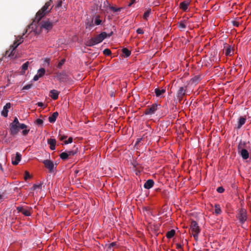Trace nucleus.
Listing matches in <instances>:
<instances>
[{
  "label": "nucleus",
  "mask_w": 251,
  "mask_h": 251,
  "mask_svg": "<svg viewBox=\"0 0 251 251\" xmlns=\"http://www.w3.org/2000/svg\"><path fill=\"white\" fill-rule=\"evenodd\" d=\"M160 105L157 103H154L149 106L145 111L144 113L146 115H152L154 114L157 110L158 109V107H160Z\"/></svg>",
  "instance_id": "obj_5"
},
{
  "label": "nucleus",
  "mask_w": 251,
  "mask_h": 251,
  "mask_svg": "<svg viewBox=\"0 0 251 251\" xmlns=\"http://www.w3.org/2000/svg\"><path fill=\"white\" fill-rule=\"evenodd\" d=\"M50 149L51 150H54L55 149V146H50Z\"/></svg>",
  "instance_id": "obj_51"
},
{
  "label": "nucleus",
  "mask_w": 251,
  "mask_h": 251,
  "mask_svg": "<svg viewBox=\"0 0 251 251\" xmlns=\"http://www.w3.org/2000/svg\"><path fill=\"white\" fill-rule=\"evenodd\" d=\"M186 89L183 87L179 88L177 92V97L179 100H181L183 96L185 94Z\"/></svg>",
  "instance_id": "obj_14"
},
{
  "label": "nucleus",
  "mask_w": 251,
  "mask_h": 251,
  "mask_svg": "<svg viewBox=\"0 0 251 251\" xmlns=\"http://www.w3.org/2000/svg\"><path fill=\"white\" fill-rule=\"evenodd\" d=\"M73 142V138L70 137L67 140H66L64 142L65 144H68L69 143H71Z\"/></svg>",
  "instance_id": "obj_41"
},
{
  "label": "nucleus",
  "mask_w": 251,
  "mask_h": 251,
  "mask_svg": "<svg viewBox=\"0 0 251 251\" xmlns=\"http://www.w3.org/2000/svg\"><path fill=\"white\" fill-rule=\"evenodd\" d=\"M150 12H151V9H148V10L146 11L144 14V15H143V18L145 19V20H147L148 18H149V16H150Z\"/></svg>",
  "instance_id": "obj_26"
},
{
  "label": "nucleus",
  "mask_w": 251,
  "mask_h": 251,
  "mask_svg": "<svg viewBox=\"0 0 251 251\" xmlns=\"http://www.w3.org/2000/svg\"><path fill=\"white\" fill-rule=\"evenodd\" d=\"M225 54L226 56H230L231 55V50L230 47L226 49Z\"/></svg>",
  "instance_id": "obj_35"
},
{
  "label": "nucleus",
  "mask_w": 251,
  "mask_h": 251,
  "mask_svg": "<svg viewBox=\"0 0 251 251\" xmlns=\"http://www.w3.org/2000/svg\"><path fill=\"white\" fill-rule=\"evenodd\" d=\"M22 214H24L25 216H29L30 215V211L28 209L24 208L23 209L22 212Z\"/></svg>",
  "instance_id": "obj_29"
},
{
  "label": "nucleus",
  "mask_w": 251,
  "mask_h": 251,
  "mask_svg": "<svg viewBox=\"0 0 251 251\" xmlns=\"http://www.w3.org/2000/svg\"><path fill=\"white\" fill-rule=\"evenodd\" d=\"M53 26V23L49 20L43 21L42 22L41 28L45 29L47 32L51 29Z\"/></svg>",
  "instance_id": "obj_6"
},
{
  "label": "nucleus",
  "mask_w": 251,
  "mask_h": 251,
  "mask_svg": "<svg viewBox=\"0 0 251 251\" xmlns=\"http://www.w3.org/2000/svg\"><path fill=\"white\" fill-rule=\"evenodd\" d=\"M103 52L104 54H105V55H109L111 53L110 50L108 49H106L104 50Z\"/></svg>",
  "instance_id": "obj_36"
},
{
  "label": "nucleus",
  "mask_w": 251,
  "mask_h": 251,
  "mask_svg": "<svg viewBox=\"0 0 251 251\" xmlns=\"http://www.w3.org/2000/svg\"><path fill=\"white\" fill-rule=\"evenodd\" d=\"M48 143L50 146H55L56 140L55 139L50 138V139L48 140Z\"/></svg>",
  "instance_id": "obj_28"
},
{
  "label": "nucleus",
  "mask_w": 251,
  "mask_h": 251,
  "mask_svg": "<svg viewBox=\"0 0 251 251\" xmlns=\"http://www.w3.org/2000/svg\"><path fill=\"white\" fill-rule=\"evenodd\" d=\"M64 63V60H62L61 62H60L58 64V67H60L62 65V64Z\"/></svg>",
  "instance_id": "obj_49"
},
{
  "label": "nucleus",
  "mask_w": 251,
  "mask_h": 251,
  "mask_svg": "<svg viewBox=\"0 0 251 251\" xmlns=\"http://www.w3.org/2000/svg\"><path fill=\"white\" fill-rule=\"evenodd\" d=\"M25 34V33H24L23 34V35L20 37H17L13 44L12 45L13 47H14V48H17L21 44H22L24 41V38L23 36Z\"/></svg>",
  "instance_id": "obj_11"
},
{
  "label": "nucleus",
  "mask_w": 251,
  "mask_h": 251,
  "mask_svg": "<svg viewBox=\"0 0 251 251\" xmlns=\"http://www.w3.org/2000/svg\"><path fill=\"white\" fill-rule=\"evenodd\" d=\"M29 62L27 61L23 64V65L22 66V71L23 72V73H25V71L27 70L28 65H29Z\"/></svg>",
  "instance_id": "obj_23"
},
{
  "label": "nucleus",
  "mask_w": 251,
  "mask_h": 251,
  "mask_svg": "<svg viewBox=\"0 0 251 251\" xmlns=\"http://www.w3.org/2000/svg\"><path fill=\"white\" fill-rule=\"evenodd\" d=\"M33 25L31 24L28 26V28L26 30L25 33L27 32L28 30Z\"/></svg>",
  "instance_id": "obj_52"
},
{
  "label": "nucleus",
  "mask_w": 251,
  "mask_h": 251,
  "mask_svg": "<svg viewBox=\"0 0 251 251\" xmlns=\"http://www.w3.org/2000/svg\"><path fill=\"white\" fill-rule=\"evenodd\" d=\"M37 105L41 107H43L44 106V104L42 102H38L37 103Z\"/></svg>",
  "instance_id": "obj_47"
},
{
  "label": "nucleus",
  "mask_w": 251,
  "mask_h": 251,
  "mask_svg": "<svg viewBox=\"0 0 251 251\" xmlns=\"http://www.w3.org/2000/svg\"><path fill=\"white\" fill-rule=\"evenodd\" d=\"M166 90L164 89L160 90L159 88H155L154 89V93L155 96L158 97H162L163 95L165 93Z\"/></svg>",
  "instance_id": "obj_17"
},
{
  "label": "nucleus",
  "mask_w": 251,
  "mask_h": 251,
  "mask_svg": "<svg viewBox=\"0 0 251 251\" xmlns=\"http://www.w3.org/2000/svg\"><path fill=\"white\" fill-rule=\"evenodd\" d=\"M35 123L38 125H41L43 123V121L42 119H38L36 120Z\"/></svg>",
  "instance_id": "obj_40"
},
{
  "label": "nucleus",
  "mask_w": 251,
  "mask_h": 251,
  "mask_svg": "<svg viewBox=\"0 0 251 251\" xmlns=\"http://www.w3.org/2000/svg\"><path fill=\"white\" fill-rule=\"evenodd\" d=\"M16 48H14L13 45L10 47V49L7 50L6 52V54L8 55V57L11 58H15L16 57V55L15 54V50Z\"/></svg>",
  "instance_id": "obj_12"
},
{
  "label": "nucleus",
  "mask_w": 251,
  "mask_h": 251,
  "mask_svg": "<svg viewBox=\"0 0 251 251\" xmlns=\"http://www.w3.org/2000/svg\"><path fill=\"white\" fill-rule=\"evenodd\" d=\"M246 121V118L243 117H240L238 122V128H240L241 126L245 124Z\"/></svg>",
  "instance_id": "obj_20"
},
{
  "label": "nucleus",
  "mask_w": 251,
  "mask_h": 251,
  "mask_svg": "<svg viewBox=\"0 0 251 251\" xmlns=\"http://www.w3.org/2000/svg\"><path fill=\"white\" fill-rule=\"evenodd\" d=\"M112 251H114V250H112Z\"/></svg>",
  "instance_id": "obj_56"
},
{
  "label": "nucleus",
  "mask_w": 251,
  "mask_h": 251,
  "mask_svg": "<svg viewBox=\"0 0 251 251\" xmlns=\"http://www.w3.org/2000/svg\"><path fill=\"white\" fill-rule=\"evenodd\" d=\"M214 207L215 213L217 215L220 214L221 213V210L220 205L218 204H215Z\"/></svg>",
  "instance_id": "obj_25"
},
{
  "label": "nucleus",
  "mask_w": 251,
  "mask_h": 251,
  "mask_svg": "<svg viewBox=\"0 0 251 251\" xmlns=\"http://www.w3.org/2000/svg\"><path fill=\"white\" fill-rule=\"evenodd\" d=\"M50 1L46 2L42 9L37 13L35 20L37 22H39L46 14L50 11L51 10V8L50 7Z\"/></svg>",
  "instance_id": "obj_3"
},
{
  "label": "nucleus",
  "mask_w": 251,
  "mask_h": 251,
  "mask_svg": "<svg viewBox=\"0 0 251 251\" xmlns=\"http://www.w3.org/2000/svg\"><path fill=\"white\" fill-rule=\"evenodd\" d=\"M23 209H24V207L22 206H18L17 207V210H18V212L22 213Z\"/></svg>",
  "instance_id": "obj_44"
},
{
  "label": "nucleus",
  "mask_w": 251,
  "mask_h": 251,
  "mask_svg": "<svg viewBox=\"0 0 251 251\" xmlns=\"http://www.w3.org/2000/svg\"><path fill=\"white\" fill-rule=\"evenodd\" d=\"M225 189L223 187H219L217 189V191L219 193H222L224 192Z\"/></svg>",
  "instance_id": "obj_39"
},
{
  "label": "nucleus",
  "mask_w": 251,
  "mask_h": 251,
  "mask_svg": "<svg viewBox=\"0 0 251 251\" xmlns=\"http://www.w3.org/2000/svg\"><path fill=\"white\" fill-rule=\"evenodd\" d=\"M30 177V175L29 173L28 172L26 171L25 172V179L26 180L27 179L29 178Z\"/></svg>",
  "instance_id": "obj_42"
},
{
  "label": "nucleus",
  "mask_w": 251,
  "mask_h": 251,
  "mask_svg": "<svg viewBox=\"0 0 251 251\" xmlns=\"http://www.w3.org/2000/svg\"><path fill=\"white\" fill-rule=\"evenodd\" d=\"M41 187L42 184H34L32 186V188L33 190H36L37 189H41Z\"/></svg>",
  "instance_id": "obj_34"
},
{
  "label": "nucleus",
  "mask_w": 251,
  "mask_h": 251,
  "mask_svg": "<svg viewBox=\"0 0 251 251\" xmlns=\"http://www.w3.org/2000/svg\"><path fill=\"white\" fill-rule=\"evenodd\" d=\"M136 32L139 34H143L144 33V31L141 28H138Z\"/></svg>",
  "instance_id": "obj_43"
},
{
  "label": "nucleus",
  "mask_w": 251,
  "mask_h": 251,
  "mask_svg": "<svg viewBox=\"0 0 251 251\" xmlns=\"http://www.w3.org/2000/svg\"><path fill=\"white\" fill-rule=\"evenodd\" d=\"M67 154L68 155V157L70 156H73L77 152L76 151H66Z\"/></svg>",
  "instance_id": "obj_32"
},
{
  "label": "nucleus",
  "mask_w": 251,
  "mask_h": 251,
  "mask_svg": "<svg viewBox=\"0 0 251 251\" xmlns=\"http://www.w3.org/2000/svg\"><path fill=\"white\" fill-rule=\"evenodd\" d=\"M122 52L126 57L129 56L131 54V51L126 48L123 49Z\"/></svg>",
  "instance_id": "obj_22"
},
{
  "label": "nucleus",
  "mask_w": 251,
  "mask_h": 251,
  "mask_svg": "<svg viewBox=\"0 0 251 251\" xmlns=\"http://www.w3.org/2000/svg\"><path fill=\"white\" fill-rule=\"evenodd\" d=\"M24 129L22 131L23 135L26 136L29 131L27 128V126L24 124H20L18 118L15 117L14 121L10 125V131L12 135H16L19 132V129Z\"/></svg>",
  "instance_id": "obj_1"
},
{
  "label": "nucleus",
  "mask_w": 251,
  "mask_h": 251,
  "mask_svg": "<svg viewBox=\"0 0 251 251\" xmlns=\"http://www.w3.org/2000/svg\"><path fill=\"white\" fill-rule=\"evenodd\" d=\"M95 24L97 25H99L101 24V20L100 19L99 16H97L94 20Z\"/></svg>",
  "instance_id": "obj_30"
},
{
  "label": "nucleus",
  "mask_w": 251,
  "mask_h": 251,
  "mask_svg": "<svg viewBox=\"0 0 251 251\" xmlns=\"http://www.w3.org/2000/svg\"><path fill=\"white\" fill-rule=\"evenodd\" d=\"M178 27L181 30H183L186 27V25L185 24L184 21H181L178 25Z\"/></svg>",
  "instance_id": "obj_27"
},
{
  "label": "nucleus",
  "mask_w": 251,
  "mask_h": 251,
  "mask_svg": "<svg viewBox=\"0 0 251 251\" xmlns=\"http://www.w3.org/2000/svg\"><path fill=\"white\" fill-rule=\"evenodd\" d=\"M107 37V33L103 32L98 35L95 38H92L88 40L86 43L87 46L91 47L101 43Z\"/></svg>",
  "instance_id": "obj_2"
},
{
  "label": "nucleus",
  "mask_w": 251,
  "mask_h": 251,
  "mask_svg": "<svg viewBox=\"0 0 251 251\" xmlns=\"http://www.w3.org/2000/svg\"><path fill=\"white\" fill-rule=\"evenodd\" d=\"M31 86L32 84H27L23 87L22 90H28L31 88Z\"/></svg>",
  "instance_id": "obj_38"
},
{
  "label": "nucleus",
  "mask_w": 251,
  "mask_h": 251,
  "mask_svg": "<svg viewBox=\"0 0 251 251\" xmlns=\"http://www.w3.org/2000/svg\"><path fill=\"white\" fill-rule=\"evenodd\" d=\"M2 199V196L1 195H0V200Z\"/></svg>",
  "instance_id": "obj_53"
},
{
  "label": "nucleus",
  "mask_w": 251,
  "mask_h": 251,
  "mask_svg": "<svg viewBox=\"0 0 251 251\" xmlns=\"http://www.w3.org/2000/svg\"><path fill=\"white\" fill-rule=\"evenodd\" d=\"M58 116V113L57 112L53 113L49 117V122L51 123H54Z\"/></svg>",
  "instance_id": "obj_19"
},
{
  "label": "nucleus",
  "mask_w": 251,
  "mask_h": 251,
  "mask_svg": "<svg viewBox=\"0 0 251 251\" xmlns=\"http://www.w3.org/2000/svg\"><path fill=\"white\" fill-rule=\"evenodd\" d=\"M60 157L62 160H65L68 157V154H67L66 152H62L60 154Z\"/></svg>",
  "instance_id": "obj_31"
},
{
  "label": "nucleus",
  "mask_w": 251,
  "mask_h": 251,
  "mask_svg": "<svg viewBox=\"0 0 251 251\" xmlns=\"http://www.w3.org/2000/svg\"><path fill=\"white\" fill-rule=\"evenodd\" d=\"M40 78V77H39V76H38V75H36L33 78V80L34 81H36L37 80H38L39 79V78Z\"/></svg>",
  "instance_id": "obj_46"
},
{
  "label": "nucleus",
  "mask_w": 251,
  "mask_h": 251,
  "mask_svg": "<svg viewBox=\"0 0 251 251\" xmlns=\"http://www.w3.org/2000/svg\"><path fill=\"white\" fill-rule=\"evenodd\" d=\"M189 4L190 2L189 0H184L180 2L179 7L183 11H186L187 10Z\"/></svg>",
  "instance_id": "obj_15"
},
{
  "label": "nucleus",
  "mask_w": 251,
  "mask_h": 251,
  "mask_svg": "<svg viewBox=\"0 0 251 251\" xmlns=\"http://www.w3.org/2000/svg\"><path fill=\"white\" fill-rule=\"evenodd\" d=\"M234 25H236V26H238V24H234Z\"/></svg>",
  "instance_id": "obj_54"
},
{
  "label": "nucleus",
  "mask_w": 251,
  "mask_h": 251,
  "mask_svg": "<svg viewBox=\"0 0 251 251\" xmlns=\"http://www.w3.org/2000/svg\"><path fill=\"white\" fill-rule=\"evenodd\" d=\"M21 160V154L19 152H17L15 157H12V164L14 165H18Z\"/></svg>",
  "instance_id": "obj_13"
},
{
  "label": "nucleus",
  "mask_w": 251,
  "mask_h": 251,
  "mask_svg": "<svg viewBox=\"0 0 251 251\" xmlns=\"http://www.w3.org/2000/svg\"><path fill=\"white\" fill-rule=\"evenodd\" d=\"M154 185V181L152 179H148L144 183V187L147 189H149L153 187Z\"/></svg>",
  "instance_id": "obj_16"
},
{
  "label": "nucleus",
  "mask_w": 251,
  "mask_h": 251,
  "mask_svg": "<svg viewBox=\"0 0 251 251\" xmlns=\"http://www.w3.org/2000/svg\"><path fill=\"white\" fill-rule=\"evenodd\" d=\"M43 163L44 164L45 167L48 169H49V170L50 172H52L53 171L54 165L52 161H51L50 160L47 159V160H45L43 161Z\"/></svg>",
  "instance_id": "obj_9"
},
{
  "label": "nucleus",
  "mask_w": 251,
  "mask_h": 251,
  "mask_svg": "<svg viewBox=\"0 0 251 251\" xmlns=\"http://www.w3.org/2000/svg\"><path fill=\"white\" fill-rule=\"evenodd\" d=\"M135 1V0H130V2L128 4V6H131Z\"/></svg>",
  "instance_id": "obj_48"
},
{
  "label": "nucleus",
  "mask_w": 251,
  "mask_h": 251,
  "mask_svg": "<svg viewBox=\"0 0 251 251\" xmlns=\"http://www.w3.org/2000/svg\"><path fill=\"white\" fill-rule=\"evenodd\" d=\"M11 107V103L10 102L7 103L3 107V109L1 112V114L4 117H7L9 109Z\"/></svg>",
  "instance_id": "obj_10"
},
{
  "label": "nucleus",
  "mask_w": 251,
  "mask_h": 251,
  "mask_svg": "<svg viewBox=\"0 0 251 251\" xmlns=\"http://www.w3.org/2000/svg\"><path fill=\"white\" fill-rule=\"evenodd\" d=\"M117 245V243L116 242H112L111 243H110L109 245H108V250L109 251H112V248L116 246Z\"/></svg>",
  "instance_id": "obj_33"
},
{
  "label": "nucleus",
  "mask_w": 251,
  "mask_h": 251,
  "mask_svg": "<svg viewBox=\"0 0 251 251\" xmlns=\"http://www.w3.org/2000/svg\"><path fill=\"white\" fill-rule=\"evenodd\" d=\"M238 151L244 160L247 159L249 157L248 151L245 149L242 148L240 145L238 146Z\"/></svg>",
  "instance_id": "obj_7"
},
{
  "label": "nucleus",
  "mask_w": 251,
  "mask_h": 251,
  "mask_svg": "<svg viewBox=\"0 0 251 251\" xmlns=\"http://www.w3.org/2000/svg\"><path fill=\"white\" fill-rule=\"evenodd\" d=\"M61 3H62V2L61 1L59 4L61 5Z\"/></svg>",
  "instance_id": "obj_55"
},
{
  "label": "nucleus",
  "mask_w": 251,
  "mask_h": 251,
  "mask_svg": "<svg viewBox=\"0 0 251 251\" xmlns=\"http://www.w3.org/2000/svg\"><path fill=\"white\" fill-rule=\"evenodd\" d=\"M59 95V92L56 90H51L50 92V96L53 100H56Z\"/></svg>",
  "instance_id": "obj_18"
},
{
  "label": "nucleus",
  "mask_w": 251,
  "mask_h": 251,
  "mask_svg": "<svg viewBox=\"0 0 251 251\" xmlns=\"http://www.w3.org/2000/svg\"><path fill=\"white\" fill-rule=\"evenodd\" d=\"M66 136H61L60 138V140L62 141L64 139H66Z\"/></svg>",
  "instance_id": "obj_50"
},
{
  "label": "nucleus",
  "mask_w": 251,
  "mask_h": 251,
  "mask_svg": "<svg viewBox=\"0 0 251 251\" xmlns=\"http://www.w3.org/2000/svg\"><path fill=\"white\" fill-rule=\"evenodd\" d=\"M45 74V69L41 68L38 70L37 75L38 76L41 77H42Z\"/></svg>",
  "instance_id": "obj_24"
},
{
  "label": "nucleus",
  "mask_w": 251,
  "mask_h": 251,
  "mask_svg": "<svg viewBox=\"0 0 251 251\" xmlns=\"http://www.w3.org/2000/svg\"><path fill=\"white\" fill-rule=\"evenodd\" d=\"M237 218L241 224H243L247 220V213L245 209H241L239 210Z\"/></svg>",
  "instance_id": "obj_8"
},
{
  "label": "nucleus",
  "mask_w": 251,
  "mask_h": 251,
  "mask_svg": "<svg viewBox=\"0 0 251 251\" xmlns=\"http://www.w3.org/2000/svg\"><path fill=\"white\" fill-rule=\"evenodd\" d=\"M176 248L178 250L181 249L182 248V246L179 243H177L176 244Z\"/></svg>",
  "instance_id": "obj_45"
},
{
  "label": "nucleus",
  "mask_w": 251,
  "mask_h": 251,
  "mask_svg": "<svg viewBox=\"0 0 251 251\" xmlns=\"http://www.w3.org/2000/svg\"><path fill=\"white\" fill-rule=\"evenodd\" d=\"M110 9L114 12H119L121 10L122 8H116L113 6L110 7Z\"/></svg>",
  "instance_id": "obj_37"
},
{
  "label": "nucleus",
  "mask_w": 251,
  "mask_h": 251,
  "mask_svg": "<svg viewBox=\"0 0 251 251\" xmlns=\"http://www.w3.org/2000/svg\"><path fill=\"white\" fill-rule=\"evenodd\" d=\"M190 230L194 239L198 240L199 234L200 232V228L198 224L195 221H192L191 223Z\"/></svg>",
  "instance_id": "obj_4"
},
{
  "label": "nucleus",
  "mask_w": 251,
  "mask_h": 251,
  "mask_svg": "<svg viewBox=\"0 0 251 251\" xmlns=\"http://www.w3.org/2000/svg\"><path fill=\"white\" fill-rule=\"evenodd\" d=\"M175 234V231L174 229H172L168 231L166 234V237L167 238H172Z\"/></svg>",
  "instance_id": "obj_21"
}]
</instances>
